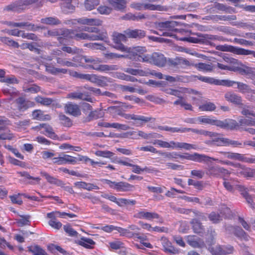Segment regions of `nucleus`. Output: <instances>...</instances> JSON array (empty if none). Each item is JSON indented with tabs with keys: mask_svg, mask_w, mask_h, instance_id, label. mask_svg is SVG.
<instances>
[{
	"mask_svg": "<svg viewBox=\"0 0 255 255\" xmlns=\"http://www.w3.org/2000/svg\"><path fill=\"white\" fill-rule=\"evenodd\" d=\"M82 30L88 33H78L75 34L73 30H69V36L68 38H74L77 40H89L92 41L106 40L108 37L107 31L105 29H100L96 27L84 26Z\"/></svg>",
	"mask_w": 255,
	"mask_h": 255,
	"instance_id": "obj_1",
	"label": "nucleus"
},
{
	"mask_svg": "<svg viewBox=\"0 0 255 255\" xmlns=\"http://www.w3.org/2000/svg\"><path fill=\"white\" fill-rule=\"evenodd\" d=\"M149 143L155 145H157L162 148H166L171 149H182L191 150L199 149L198 145L196 144H190L186 142H175L171 140L169 142L163 141L159 139H155L150 141Z\"/></svg>",
	"mask_w": 255,
	"mask_h": 255,
	"instance_id": "obj_2",
	"label": "nucleus"
},
{
	"mask_svg": "<svg viewBox=\"0 0 255 255\" xmlns=\"http://www.w3.org/2000/svg\"><path fill=\"white\" fill-rule=\"evenodd\" d=\"M134 59L140 62H148L160 67L164 66L167 61L164 55L159 52H154L150 55L142 56L136 53Z\"/></svg>",
	"mask_w": 255,
	"mask_h": 255,
	"instance_id": "obj_3",
	"label": "nucleus"
},
{
	"mask_svg": "<svg viewBox=\"0 0 255 255\" xmlns=\"http://www.w3.org/2000/svg\"><path fill=\"white\" fill-rule=\"evenodd\" d=\"M178 22L174 21H166L165 22H159L157 25L159 30V32L154 31L153 32L160 36H173L175 35L172 31H177L181 34L187 32L183 29H178L175 27L177 26Z\"/></svg>",
	"mask_w": 255,
	"mask_h": 255,
	"instance_id": "obj_4",
	"label": "nucleus"
},
{
	"mask_svg": "<svg viewBox=\"0 0 255 255\" xmlns=\"http://www.w3.org/2000/svg\"><path fill=\"white\" fill-rule=\"evenodd\" d=\"M199 124H208L215 125L222 128H228L229 125L232 124L236 126V122L234 120L220 121L211 118L209 116H202L198 117Z\"/></svg>",
	"mask_w": 255,
	"mask_h": 255,
	"instance_id": "obj_5",
	"label": "nucleus"
},
{
	"mask_svg": "<svg viewBox=\"0 0 255 255\" xmlns=\"http://www.w3.org/2000/svg\"><path fill=\"white\" fill-rule=\"evenodd\" d=\"M224 60L227 63L233 64L232 71L238 72L242 75H249L253 74V69L243 64L238 60L233 58L225 57Z\"/></svg>",
	"mask_w": 255,
	"mask_h": 255,
	"instance_id": "obj_6",
	"label": "nucleus"
},
{
	"mask_svg": "<svg viewBox=\"0 0 255 255\" xmlns=\"http://www.w3.org/2000/svg\"><path fill=\"white\" fill-rule=\"evenodd\" d=\"M132 161V160L126 157L125 158V159L116 158L113 162L125 166L131 167L132 171L136 174H140L141 172L143 171H145L148 173H151L154 171V168L151 167L145 166L144 168H141L139 165L132 164L131 162Z\"/></svg>",
	"mask_w": 255,
	"mask_h": 255,
	"instance_id": "obj_7",
	"label": "nucleus"
},
{
	"mask_svg": "<svg viewBox=\"0 0 255 255\" xmlns=\"http://www.w3.org/2000/svg\"><path fill=\"white\" fill-rule=\"evenodd\" d=\"M178 158L185 159L199 163H207L208 162H209L210 160H213L214 161L218 160V159L216 158L209 157L205 154H199L196 152H195L193 154L185 153L184 154H180L178 153Z\"/></svg>",
	"mask_w": 255,
	"mask_h": 255,
	"instance_id": "obj_8",
	"label": "nucleus"
},
{
	"mask_svg": "<svg viewBox=\"0 0 255 255\" xmlns=\"http://www.w3.org/2000/svg\"><path fill=\"white\" fill-rule=\"evenodd\" d=\"M113 40L115 43L113 47L115 49L120 50L122 52L126 53H130L131 52V48L125 46L121 42H125L127 40L128 37L126 34L119 33L118 32H114L112 35Z\"/></svg>",
	"mask_w": 255,
	"mask_h": 255,
	"instance_id": "obj_9",
	"label": "nucleus"
},
{
	"mask_svg": "<svg viewBox=\"0 0 255 255\" xmlns=\"http://www.w3.org/2000/svg\"><path fill=\"white\" fill-rule=\"evenodd\" d=\"M51 54L54 56L58 65L60 66L77 67V64L68 61L66 58V55L61 50L55 49L52 51Z\"/></svg>",
	"mask_w": 255,
	"mask_h": 255,
	"instance_id": "obj_10",
	"label": "nucleus"
},
{
	"mask_svg": "<svg viewBox=\"0 0 255 255\" xmlns=\"http://www.w3.org/2000/svg\"><path fill=\"white\" fill-rule=\"evenodd\" d=\"M102 21L98 18H89L83 17L76 19L65 21V23L68 25H74L77 23L90 26H100L102 24Z\"/></svg>",
	"mask_w": 255,
	"mask_h": 255,
	"instance_id": "obj_11",
	"label": "nucleus"
},
{
	"mask_svg": "<svg viewBox=\"0 0 255 255\" xmlns=\"http://www.w3.org/2000/svg\"><path fill=\"white\" fill-rule=\"evenodd\" d=\"M40 174L44 177L47 180V181L51 184H54L57 186L63 187L65 190L71 194L74 193V190L73 188L70 186H64V183L61 180L55 178L53 176L50 175L48 173L45 171H41Z\"/></svg>",
	"mask_w": 255,
	"mask_h": 255,
	"instance_id": "obj_12",
	"label": "nucleus"
},
{
	"mask_svg": "<svg viewBox=\"0 0 255 255\" xmlns=\"http://www.w3.org/2000/svg\"><path fill=\"white\" fill-rule=\"evenodd\" d=\"M134 217L138 219H143L147 220H152L154 219H158L159 223L163 222V219L155 212H148L146 210L141 209L138 211L134 215Z\"/></svg>",
	"mask_w": 255,
	"mask_h": 255,
	"instance_id": "obj_13",
	"label": "nucleus"
},
{
	"mask_svg": "<svg viewBox=\"0 0 255 255\" xmlns=\"http://www.w3.org/2000/svg\"><path fill=\"white\" fill-rule=\"evenodd\" d=\"M32 128L52 139H56L57 138V135L54 132L53 128L48 124H40L33 127Z\"/></svg>",
	"mask_w": 255,
	"mask_h": 255,
	"instance_id": "obj_14",
	"label": "nucleus"
},
{
	"mask_svg": "<svg viewBox=\"0 0 255 255\" xmlns=\"http://www.w3.org/2000/svg\"><path fill=\"white\" fill-rule=\"evenodd\" d=\"M48 36H58V39L61 44H64L65 39H67L69 36V30L65 28H58L48 30L47 32Z\"/></svg>",
	"mask_w": 255,
	"mask_h": 255,
	"instance_id": "obj_15",
	"label": "nucleus"
},
{
	"mask_svg": "<svg viewBox=\"0 0 255 255\" xmlns=\"http://www.w3.org/2000/svg\"><path fill=\"white\" fill-rule=\"evenodd\" d=\"M213 141L218 146H229L232 145L233 147H237L241 145V143L237 141L230 140L227 138L220 137L217 133V136L212 137Z\"/></svg>",
	"mask_w": 255,
	"mask_h": 255,
	"instance_id": "obj_16",
	"label": "nucleus"
},
{
	"mask_svg": "<svg viewBox=\"0 0 255 255\" xmlns=\"http://www.w3.org/2000/svg\"><path fill=\"white\" fill-rule=\"evenodd\" d=\"M240 191L241 192L242 195L246 199L247 202L249 204V206L255 212V203L253 202L252 197L248 193L249 192H255V187L253 186H250L248 187H242L240 188Z\"/></svg>",
	"mask_w": 255,
	"mask_h": 255,
	"instance_id": "obj_17",
	"label": "nucleus"
},
{
	"mask_svg": "<svg viewBox=\"0 0 255 255\" xmlns=\"http://www.w3.org/2000/svg\"><path fill=\"white\" fill-rule=\"evenodd\" d=\"M38 0H20L7 6L6 8L7 10L19 11L25 8V7L27 5L36 2Z\"/></svg>",
	"mask_w": 255,
	"mask_h": 255,
	"instance_id": "obj_18",
	"label": "nucleus"
},
{
	"mask_svg": "<svg viewBox=\"0 0 255 255\" xmlns=\"http://www.w3.org/2000/svg\"><path fill=\"white\" fill-rule=\"evenodd\" d=\"M90 81L99 86L106 87L108 86L109 83L113 82V79L107 77L92 74Z\"/></svg>",
	"mask_w": 255,
	"mask_h": 255,
	"instance_id": "obj_19",
	"label": "nucleus"
},
{
	"mask_svg": "<svg viewBox=\"0 0 255 255\" xmlns=\"http://www.w3.org/2000/svg\"><path fill=\"white\" fill-rule=\"evenodd\" d=\"M237 168L236 174L238 176H243L246 177H253L255 176V169L246 167L240 164L236 165Z\"/></svg>",
	"mask_w": 255,
	"mask_h": 255,
	"instance_id": "obj_20",
	"label": "nucleus"
},
{
	"mask_svg": "<svg viewBox=\"0 0 255 255\" xmlns=\"http://www.w3.org/2000/svg\"><path fill=\"white\" fill-rule=\"evenodd\" d=\"M224 82H225V84H223V86H224L230 87L237 85L239 90L242 93L249 92L251 90L249 86L243 83L236 82L230 80H224Z\"/></svg>",
	"mask_w": 255,
	"mask_h": 255,
	"instance_id": "obj_21",
	"label": "nucleus"
},
{
	"mask_svg": "<svg viewBox=\"0 0 255 255\" xmlns=\"http://www.w3.org/2000/svg\"><path fill=\"white\" fill-rule=\"evenodd\" d=\"M119 115L121 116L122 117H124V118L127 120L130 119L133 120L134 121H139V123H137L136 124H138V125L139 126L142 125V123H145L149 122L151 119L150 117H147L140 115H136L134 114L131 115L128 114L121 113L119 114Z\"/></svg>",
	"mask_w": 255,
	"mask_h": 255,
	"instance_id": "obj_22",
	"label": "nucleus"
},
{
	"mask_svg": "<svg viewBox=\"0 0 255 255\" xmlns=\"http://www.w3.org/2000/svg\"><path fill=\"white\" fill-rule=\"evenodd\" d=\"M186 241L187 243L193 248H202L204 246V241L196 236H188Z\"/></svg>",
	"mask_w": 255,
	"mask_h": 255,
	"instance_id": "obj_23",
	"label": "nucleus"
},
{
	"mask_svg": "<svg viewBox=\"0 0 255 255\" xmlns=\"http://www.w3.org/2000/svg\"><path fill=\"white\" fill-rule=\"evenodd\" d=\"M228 50L230 51L234 54L237 55H252L254 57H255V51H251L249 50H246L244 48H239L236 46H230L228 47Z\"/></svg>",
	"mask_w": 255,
	"mask_h": 255,
	"instance_id": "obj_24",
	"label": "nucleus"
},
{
	"mask_svg": "<svg viewBox=\"0 0 255 255\" xmlns=\"http://www.w3.org/2000/svg\"><path fill=\"white\" fill-rule=\"evenodd\" d=\"M124 33L128 37L132 38H142L145 36V31L140 29H128L124 31Z\"/></svg>",
	"mask_w": 255,
	"mask_h": 255,
	"instance_id": "obj_25",
	"label": "nucleus"
},
{
	"mask_svg": "<svg viewBox=\"0 0 255 255\" xmlns=\"http://www.w3.org/2000/svg\"><path fill=\"white\" fill-rule=\"evenodd\" d=\"M65 110L66 113L75 117L81 115V111L79 106L76 104L68 103L65 106Z\"/></svg>",
	"mask_w": 255,
	"mask_h": 255,
	"instance_id": "obj_26",
	"label": "nucleus"
},
{
	"mask_svg": "<svg viewBox=\"0 0 255 255\" xmlns=\"http://www.w3.org/2000/svg\"><path fill=\"white\" fill-rule=\"evenodd\" d=\"M15 102L18 106V109L21 111L26 110L27 109L34 106V103L32 102L26 100L23 97L17 98Z\"/></svg>",
	"mask_w": 255,
	"mask_h": 255,
	"instance_id": "obj_27",
	"label": "nucleus"
},
{
	"mask_svg": "<svg viewBox=\"0 0 255 255\" xmlns=\"http://www.w3.org/2000/svg\"><path fill=\"white\" fill-rule=\"evenodd\" d=\"M227 101L234 104L240 105L242 103L241 97L233 92H227L225 95Z\"/></svg>",
	"mask_w": 255,
	"mask_h": 255,
	"instance_id": "obj_28",
	"label": "nucleus"
},
{
	"mask_svg": "<svg viewBox=\"0 0 255 255\" xmlns=\"http://www.w3.org/2000/svg\"><path fill=\"white\" fill-rule=\"evenodd\" d=\"M91 69H95L97 71L100 72H106L109 71H114L118 69L117 65H97L96 66L93 65H89Z\"/></svg>",
	"mask_w": 255,
	"mask_h": 255,
	"instance_id": "obj_29",
	"label": "nucleus"
},
{
	"mask_svg": "<svg viewBox=\"0 0 255 255\" xmlns=\"http://www.w3.org/2000/svg\"><path fill=\"white\" fill-rule=\"evenodd\" d=\"M196 77L201 81L211 84L222 86L225 84V82H224V80H218L213 78L203 76H197Z\"/></svg>",
	"mask_w": 255,
	"mask_h": 255,
	"instance_id": "obj_30",
	"label": "nucleus"
},
{
	"mask_svg": "<svg viewBox=\"0 0 255 255\" xmlns=\"http://www.w3.org/2000/svg\"><path fill=\"white\" fill-rule=\"evenodd\" d=\"M79 58L81 63H88L87 67V68H91L89 65L96 66L101 62L99 58L96 57L84 56Z\"/></svg>",
	"mask_w": 255,
	"mask_h": 255,
	"instance_id": "obj_31",
	"label": "nucleus"
},
{
	"mask_svg": "<svg viewBox=\"0 0 255 255\" xmlns=\"http://www.w3.org/2000/svg\"><path fill=\"white\" fill-rule=\"evenodd\" d=\"M74 185L78 188H82L88 191H91L94 189H99V187L97 185L90 183H86L83 181L76 182L74 183Z\"/></svg>",
	"mask_w": 255,
	"mask_h": 255,
	"instance_id": "obj_32",
	"label": "nucleus"
},
{
	"mask_svg": "<svg viewBox=\"0 0 255 255\" xmlns=\"http://www.w3.org/2000/svg\"><path fill=\"white\" fill-rule=\"evenodd\" d=\"M116 191L119 192H129L133 190L134 186L126 182H118Z\"/></svg>",
	"mask_w": 255,
	"mask_h": 255,
	"instance_id": "obj_33",
	"label": "nucleus"
},
{
	"mask_svg": "<svg viewBox=\"0 0 255 255\" xmlns=\"http://www.w3.org/2000/svg\"><path fill=\"white\" fill-rule=\"evenodd\" d=\"M109 3L116 10H124L126 6L125 0H108Z\"/></svg>",
	"mask_w": 255,
	"mask_h": 255,
	"instance_id": "obj_34",
	"label": "nucleus"
},
{
	"mask_svg": "<svg viewBox=\"0 0 255 255\" xmlns=\"http://www.w3.org/2000/svg\"><path fill=\"white\" fill-rule=\"evenodd\" d=\"M13 27H26L27 30L35 31L37 29H40V27L36 26L34 24L28 22H14Z\"/></svg>",
	"mask_w": 255,
	"mask_h": 255,
	"instance_id": "obj_35",
	"label": "nucleus"
},
{
	"mask_svg": "<svg viewBox=\"0 0 255 255\" xmlns=\"http://www.w3.org/2000/svg\"><path fill=\"white\" fill-rule=\"evenodd\" d=\"M33 119L39 121H49L51 117L49 115H44L43 112L39 110H34L32 113Z\"/></svg>",
	"mask_w": 255,
	"mask_h": 255,
	"instance_id": "obj_36",
	"label": "nucleus"
},
{
	"mask_svg": "<svg viewBox=\"0 0 255 255\" xmlns=\"http://www.w3.org/2000/svg\"><path fill=\"white\" fill-rule=\"evenodd\" d=\"M46 71L52 75H56L59 73L66 74L68 70L65 68H56L50 64L45 65Z\"/></svg>",
	"mask_w": 255,
	"mask_h": 255,
	"instance_id": "obj_37",
	"label": "nucleus"
},
{
	"mask_svg": "<svg viewBox=\"0 0 255 255\" xmlns=\"http://www.w3.org/2000/svg\"><path fill=\"white\" fill-rule=\"evenodd\" d=\"M78 245L88 249H92L93 248L95 242L90 238L86 237H82L80 240L77 242Z\"/></svg>",
	"mask_w": 255,
	"mask_h": 255,
	"instance_id": "obj_38",
	"label": "nucleus"
},
{
	"mask_svg": "<svg viewBox=\"0 0 255 255\" xmlns=\"http://www.w3.org/2000/svg\"><path fill=\"white\" fill-rule=\"evenodd\" d=\"M72 0H62L61 4L62 11L66 13H71L75 10V6L71 4Z\"/></svg>",
	"mask_w": 255,
	"mask_h": 255,
	"instance_id": "obj_39",
	"label": "nucleus"
},
{
	"mask_svg": "<svg viewBox=\"0 0 255 255\" xmlns=\"http://www.w3.org/2000/svg\"><path fill=\"white\" fill-rule=\"evenodd\" d=\"M234 251V247L231 245L226 246H219L216 247V252L220 255H226L231 254Z\"/></svg>",
	"mask_w": 255,
	"mask_h": 255,
	"instance_id": "obj_40",
	"label": "nucleus"
},
{
	"mask_svg": "<svg viewBox=\"0 0 255 255\" xmlns=\"http://www.w3.org/2000/svg\"><path fill=\"white\" fill-rule=\"evenodd\" d=\"M125 72L131 75L139 76H148L149 73L146 71L141 69H135L131 68H128L124 70Z\"/></svg>",
	"mask_w": 255,
	"mask_h": 255,
	"instance_id": "obj_41",
	"label": "nucleus"
},
{
	"mask_svg": "<svg viewBox=\"0 0 255 255\" xmlns=\"http://www.w3.org/2000/svg\"><path fill=\"white\" fill-rule=\"evenodd\" d=\"M163 246L164 248V251L165 252L169 253L172 254H178V250L175 248L171 245L170 242L166 240H164L162 242Z\"/></svg>",
	"mask_w": 255,
	"mask_h": 255,
	"instance_id": "obj_42",
	"label": "nucleus"
},
{
	"mask_svg": "<svg viewBox=\"0 0 255 255\" xmlns=\"http://www.w3.org/2000/svg\"><path fill=\"white\" fill-rule=\"evenodd\" d=\"M41 22L45 24L57 25L61 23V21L56 17H47L41 19Z\"/></svg>",
	"mask_w": 255,
	"mask_h": 255,
	"instance_id": "obj_43",
	"label": "nucleus"
},
{
	"mask_svg": "<svg viewBox=\"0 0 255 255\" xmlns=\"http://www.w3.org/2000/svg\"><path fill=\"white\" fill-rule=\"evenodd\" d=\"M166 11L167 8L166 6L160 4H153L151 3H144V10Z\"/></svg>",
	"mask_w": 255,
	"mask_h": 255,
	"instance_id": "obj_44",
	"label": "nucleus"
},
{
	"mask_svg": "<svg viewBox=\"0 0 255 255\" xmlns=\"http://www.w3.org/2000/svg\"><path fill=\"white\" fill-rule=\"evenodd\" d=\"M68 98L72 99H80L87 101H91V98L87 97L85 94L80 92H73L67 96Z\"/></svg>",
	"mask_w": 255,
	"mask_h": 255,
	"instance_id": "obj_45",
	"label": "nucleus"
},
{
	"mask_svg": "<svg viewBox=\"0 0 255 255\" xmlns=\"http://www.w3.org/2000/svg\"><path fill=\"white\" fill-rule=\"evenodd\" d=\"M195 67L201 71L209 72L212 71L213 66L211 63H199L195 65Z\"/></svg>",
	"mask_w": 255,
	"mask_h": 255,
	"instance_id": "obj_46",
	"label": "nucleus"
},
{
	"mask_svg": "<svg viewBox=\"0 0 255 255\" xmlns=\"http://www.w3.org/2000/svg\"><path fill=\"white\" fill-rule=\"evenodd\" d=\"M234 234L238 238L241 240L248 241L249 239V236L246 234V233L240 227H237L233 228Z\"/></svg>",
	"mask_w": 255,
	"mask_h": 255,
	"instance_id": "obj_47",
	"label": "nucleus"
},
{
	"mask_svg": "<svg viewBox=\"0 0 255 255\" xmlns=\"http://www.w3.org/2000/svg\"><path fill=\"white\" fill-rule=\"evenodd\" d=\"M191 224L192 225V228L194 233L201 234L204 232L203 227L197 219H193L191 222Z\"/></svg>",
	"mask_w": 255,
	"mask_h": 255,
	"instance_id": "obj_48",
	"label": "nucleus"
},
{
	"mask_svg": "<svg viewBox=\"0 0 255 255\" xmlns=\"http://www.w3.org/2000/svg\"><path fill=\"white\" fill-rule=\"evenodd\" d=\"M20 219H15V223L19 227H23L25 225H29L30 216L29 215H19Z\"/></svg>",
	"mask_w": 255,
	"mask_h": 255,
	"instance_id": "obj_49",
	"label": "nucleus"
},
{
	"mask_svg": "<svg viewBox=\"0 0 255 255\" xmlns=\"http://www.w3.org/2000/svg\"><path fill=\"white\" fill-rule=\"evenodd\" d=\"M221 167L219 166H210L207 169L206 174L210 176H219Z\"/></svg>",
	"mask_w": 255,
	"mask_h": 255,
	"instance_id": "obj_50",
	"label": "nucleus"
},
{
	"mask_svg": "<svg viewBox=\"0 0 255 255\" xmlns=\"http://www.w3.org/2000/svg\"><path fill=\"white\" fill-rule=\"evenodd\" d=\"M28 251L32 253L33 255H47L46 252L37 245L28 247Z\"/></svg>",
	"mask_w": 255,
	"mask_h": 255,
	"instance_id": "obj_51",
	"label": "nucleus"
},
{
	"mask_svg": "<svg viewBox=\"0 0 255 255\" xmlns=\"http://www.w3.org/2000/svg\"><path fill=\"white\" fill-rule=\"evenodd\" d=\"M100 3L99 0H85L84 5L88 10H91L95 8Z\"/></svg>",
	"mask_w": 255,
	"mask_h": 255,
	"instance_id": "obj_52",
	"label": "nucleus"
},
{
	"mask_svg": "<svg viewBox=\"0 0 255 255\" xmlns=\"http://www.w3.org/2000/svg\"><path fill=\"white\" fill-rule=\"evenodd\" d=\"M59 119L61 124L65 127H70L72 125V122L70 118L62 113L59 114Z\"/></svg>",
	"mask_w": 255,
	"mask_h": 255,
	"instance_id": "obj_53",
	"label": "nucleus"
},
{
	"mask_svg": "<svg viewBox=\"0 0 255 255\" xmlns=\"http://www.w3.org/2000/svg\"><path fill=\"white\" fill-rule=\"evenodd\" d=\"M239 123L241 126H255V119L242 118L239 119Z\"/></svg>",
	"mask_w": 255,
	"mask_h": 255,
	"instance_id": "obj_54",
	"label": "nucleus"
},
{
	"mask_svg": "<svg viewBox=\"0 0 255 255\" xmlns=\"http://www.w3.org/2000/svg\"><path fill=\"white\" fill-rule=\"evenodd\" d=\"M104 113L101 110H99V111L96 110L94 111H92L90 112V113L89 114V115L88 116V120L90 121L91 120H96V119H98L99 118H101L104 117Z\"/></svg>",
	"mask_w": 255,
	"mask_h": 255,
	"instance_id": "obj_55",
	"label": "nucleus"
},
{
	"mask_svg": "<svg viewBox=\"0 0 255 255\" xmlns=\"http://www.w3.org/2000/svg\"><path fill=\"white\" fill-rule=\"evenodd\" d=\"M134 52L132 51L131 50V52L130 53H128V54L125 55H121V54H118L117 53H110L107 54V57H110L111 58H122V57H128L130 59H133L135 56V54H134Z\"/></svg>",
	"mask_w": 255,
	"mask_h": 255,
	"instance_id": "obj_56",
	"label": "nucleus"
},
{
	"mask_svg": "<svg viewBox=\"0 0 255 255\" xmlns=\"http://www.w3.org/2000/svg\"><path fill=\"white\" fill-rule=\"evenodd\" d=\"M199 109L202 111H212L215 110L216 106L211 102H206L199 107Z\"/></svg>",
	"mask_w": 255,
	"mask_h": 255,
	"instance_id": "obj_57",
	"label": "nucleus"
},
{
	"mask_svg": "<svg viewBox=\"0 0 255 255\" xmlns=\"http://www.w3.org/2000/svg\"><path fill=\"white\" fill-rule=\"evenodd\" d=\"M35 100L36 102L44 106H49L53 102V100L49 98H45L41 96L35 97Z\"/></svg>",
	"mask_w": 255,
	"mask_h": 255,
	"instance_id": "obj_58",
	"label": "nucleus"
},
{
	"mask_svg": "<svg viewBox=\"0 0 255 255\" xmlns=\"http://www.w3.org/2000/svg\"><path fill=\"white\" fill-rule=\"evenodd\" d=\"M63 52H65L69 54H74L79 53L81 51V49L76 47H71L67 46H63L61 50Z\"/></svg>",
	"mask_w": 255,
	"mask_h": 255,
	"instance_id": "obj_59",
	"label": "nucleus"
},
{
	"mask_svg": "<svg viewBox=\"0 0 255 255\" xmlns=\"http://www.w3.org/2000/svg\"><path fill=\"white\" fill-rule=\"evenodd\" d=\"M3 93L5 94L9 95L11 98L10 99L11 100L13 98L17 96L18 94V92L15 89H13L11 87L4 88L2 90Z\"/></svg>",
	"mask_w": 255,
	"mask_h": 255,
	"instance_id": "obj_60",
	"label": "nucleus"
},
{
	"mask_svg": "<svg viewBox=\"0 0 255 255\" xmlns=\"http://www.w3.org/2000/svg\"><path fill=\"white\" fill-rule=\"evenodd\" d=\"M95 154L97 156L111 158L114 155V153L109 150H97L95 152Z\"/></svg>",
	"mask_w": 255,
	"mask_h": 255,
	"instance_id": "obj_61",
	"label": "nucleus"
},
{
	"mask_svg": "<svg viewBox=\"0 0 255 255\" xmlns=\"http://www.w3.org/2000/svg\"><path fill=\"white\" fill-rule=\"evenodd\" d=\"M0 41L2 43L6 44L9 46H12L16 47L18 46V44L17 42L10 39L8 37H0Z\"/></svg>",
	"mask_w": 255,
	"mask_h": 255,
	"instance_id": "obj_62",
	"label": "nucleus"
},
{
	"mask_svg": "<svg viewBox=\"0 0 255 255\" xmlns=\"http://www.w3.org/2000/svg\"><path fill=\"white\" fill-rule=\"evenodd\" d=\"M110 128L122 130H127L130 128L127 125L121 124L118 123H111Z\"/></svg>",
	"mask_w": 255,
	"mask_h": 255,
	"instance_id": "obj_63",
	"label": "nucleus"
},
{
	"mask_svg": "<svg viewBox=\"0 0 255 255\" xmlns=\"http://www.w3.org/2000/svg\"><path fill=\"white\" fill-rule=\"evenodd\" d=\"M97 10L101 14L108 15L111 13L112 8L106 5H101L98 8Z\"/></svg>",
	"mask_w": 255,
	"mask_h": 255,
	"instance_id": "obj_64",
	"label": "nucleus"
}]
</instances>
